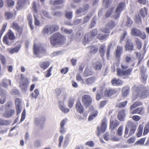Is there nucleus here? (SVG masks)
<instances>
[{
  "label": "nucleus",
  "mask_w": 149,
  "mask_h": 149,
  "mask_svg": "<svg viewBox=\"0 0 149 149\" xmlns=\"http://www.w3.org/2000/svg\"><path fill=\"white\" fill-rule=\"evenodd\" d=\"M66 40L65 36L59 33H55L51 37L50 39V43L53 46L63 44Z\"/></svg>",
  "instance_id": "f257e3e1"
},
{
  "label": "nucleus",
  "mask_w": 149,
  "mask_h": 149,
  "mask_svg": "<svg viewBox=\"0 0 149 149\" xmlns=\"http://www.w3.org/2000/svg\"><path fill=\"white\" fill-rule=\"evenodd\" d=\"M97 30L95 29L93 30L89 33L86 34L84 36V41L83 42L84 45H86L87 43L92 40L93 39L97 36Z\"/></svg>",
  "instance_id": "f03ea898"
},
{
  "label": "nucleus",
  "mask_w": 149,
  "mask_h": 149,
  "mask_svg": "<svg viewBox=\"0 0 149 149\" xmlns=\"http://www.w3.org/2000/svg\"><path fill=\"white\" fill-rule=\"evenodd\" d=\"M15 38V37L13 32L11 29H9L6 35L3 37V42L6 45H10L9 40H13Z\"/></svg>",
  "instance_id": "7ed1b4c3"
},
{
  "label": "nucleus",
  "mask_w": 149,
  "mask_h": 149,
  "mask_svg": "<svg viewBox=\"0 0 149 149\" xmlns=\"http://www.w3.org/2000/svg\"><path fill=\"white\" fill-rule=\"evenodd\" d=\"M107 126V120L106 117H104L102 120L100 127L98 126L97 129L98 132L97 133V135L99 136L101 133H104Z\"/></svg>",
  "instance_id": "20e7f679"
},
{
  "label": "nucleus",
  "mask_w": 149,
  "mask_h": 149,
  "mask_svg": "<svg viewBox=\"0 0 149 149\" xmlns=\"http://www.w3.org/2000/svg\"><path fill=\"white\" fill-rule=\"evenodd\" d=\"M10 27L17 31L16 36L19 38L22 33L23 28L20 26L19 24L15 21L12 23Z\"/></svg>",
  "instance_id": "39448f33"
},
{
  "label": "nucleus",
  "mask_w": 149,
  "mask_h": 149,
  "mask_svg": "<svg viewBox=\"0 0 149 149\" xmlns=\"http://www.w3.org/2000/svg\"><path fill=\"white\" fill-rule=\"evenodd\" d=\"M130 130L128 134V128L127 127H125L124 137L127 138L132 135L135 132L136 128V126L135 123H131L130 125Z\"/></svg>",
  "instance_id": "423d86ee"
},
{
  "label": "nucleus",
  "mask_w": 149,
  "mask_h": 149,
  "mask_svg": "<svg viewBox=\"0 0 149 149\" xmlns=\"http://www.w3.org/2000/svg\"><path fill=\"white\" fill-rule=\"evenodd\" d=\"M92 99L90 95H84L81 98V102L83 105L86 107L90 105L92 102Z\"/></svg>",
  "instance_id": "0eeeda50"
},
{
  "label": "nucleus",
  "mask_w": 149,
  "mask_h": 149,
  "mask_svg": "<svg viewBox=\"0 0 149 149\" xmlns=\"http://www.w3.org/2000/svg\"><path fill=\"white\" fill-rule=\"evenodd\" d=\"M15 45L16 46L14 48H8L7 49V51L11 54L18 53L21 47V43L20 42H17Z\"/></svg>",
  "instance_id": "6e6552de"
},
{
  "label": "nucleus",
  "mask_w": 149,
  "mask_h": 149,
  "mask_svg": "<svg viewBox=\"0 0 149 149\" xmlns=\"http://www.w3.org/2000/svg\"><path fill=\"white\" fill-rule=\"evenodd\" d=\"M20 80L21 81L19 83V87L22 89H26L29 85V80L27 78L24 79L23 74L21 75Z\"/></svg>",
  "instance_id": "1a4fd4ad"
},
{
  "label": "nucleus",
  "mask_w": 149,
  "mask_h": 149,
  "mask_svg": "<svg viewBox=\"0 0 149 149\" xmlns=\"http://www.w3.org/2000/svg\"><path fill=\"white\" fill-rule=\"evenodd\" d=\"M45 52V49L43 48L37 46L36 43H34L33 45V52L34 54L37 57H39L41 53Z\"/></svg>",
  "instance_id": "9d476101"
},
{
  "label": "nucleus",
  "mask_w": 149,
  "mask_h": 149,
  "mask_svg": "<svg viewBox=\"0 0 149 149\" xmlns=\"http://www.w3.org/2000/svg\"><path fill=\"white\" fill-rule=\"evenodd\" d=\"M117 92V90L115 89L110 88H107L104 91V95L105 97H109L116 93Z\"/></svg>",
  "instance_id": "9b49d317"
},
{
  "label": "nucleus",
  "mask_w": 149,
  "mask_h": 149,
  "mask_svg": "<svg viewBox=\"0 0 149 149\" xmlns=\"http://www.w3.org/2000/svg\"><path fill=\"white\" fill-rule=\"evenodd\" d=\"M125 47L126 51L131 52L134 50V46L131 39H127Z\"/></svg>",
  "instance_id": "f8f14e48"
},
{
  "label": "nucleus",
  "mask_w": 149,
  "mask_h": 149,
  "mask_svg": "<svg viewBox=\"0 0 149 149\" xmlns=\"http://www.w3.org/2000/svg\"><path fill=\"white\" fill-rule=\"evenodd\" d=\"M76 111L80 114L84 113V109L80 100L77 101L75 104Z\"/></svg>",
  "instance_id": "ddd939ff"
},
{
  "label": "nucleus",
  "mask_w": 149,
  "mask_h": 149,
  "mask_svg": "<svg viewBox=\"0 0 149 149\" xmlns=\"http://www.w3.org/2000/svg\"><path fill=\"white\" fill-rule=\"evenodd\" d=\"M133 68H129L125 70H122V78L124 79L129 78V76L131 74Z\"/></svg>",
  "instance_id": "4468645a"
},
{
  "label": "nucleus",
  "mask_w": 149,
  "mask_h": 149,
  "mask_svg": "<svg viewBox=\"0 0 149 149\" xmlns=\"http://www.w3.org/2000/svg\"><path fill=\"white\" fill-rule=\"evenodd\" d=\"M6 93L5 91L1 90L0 91V103L1 104H3L6 102Z\"/></svg>",
  "instance_id": "2eb2a0df"
},
{
  "label": "nucleus",
  "mask_w": 149,
  "mask_h": 149,
  "mask_svg": "<svg viewBox=\"0 0 149 149\" xmlns=\"http://www.w3.org/2000/svg\"><path fill=\"white\" fill-rule=\"evenodd\" d=\"M119 125V123L117 120H110L109 127L112 130H114Z\"/></svg>",
  "instance_id": "dca6fc26"
},
{
  "label": "nucleus",
  "mask_w": 149,
  "mask_h": 149,
  "mask_svg": "<svg viewBox=\"0 0 149 149\" xmlns=\"http://www.w3.org/2000/svg\"><path fill=\"white\" fill-rule=\"evenodd\" d=\"M50 63L49 61H44L41 62L39 65L40 67L43 70H46L49 66Z\"/></svg>",
  "instance_id": "f3484780"
},
{
  "label": "nucleus",
  "mask_w": 149,
  "mask_h": 149,
  "mask_svg": "<svg viewBox=\"0 0 149 149\" xmlns=\"http://www.w3.org/2000/svg\"><path fill=\"white\" fill-rule=\"evenodd\" d=\"M15 113V110L11 109L9 111H6L3 114V116L6 118H9L12 116Z\"/></svg>",
  "instance_id": "a211bd4d"
},
{
  "label": "nucleus",
  "mask_w": 149,
  "mask_h": 149,
  "mask_svg": "<svg viewBox=\"0 0 149 149\" xmlns=\"http://www.w3.org/2000/svg\"><path fill=\"white\" fill-rule=\"evenodd\" d=\"M140 92L141 93H139V94L141 99L145 98L149 95V92L146 90H143Z\"/></svg>",
  "instance_id": "6ab92c4d"
},
{
  "label": "nucleus",
  "mask_w": 149,
  "mask_h": 149,
  "mask_svg": "<svg viewBox=\"0 0 149 149\" xmlns=\"http://www.w3.org/2000/svg\"><path fill=\"white\" fill-rule=\"evenodd\" d=\"M130 92V87L127 85L125 87L123 88L122 90L123 96L124 97H126L129 94Z\"/></svg>",
  "instance_id": "aec40b11"
},
{
  "label": "nucleus",
  "mask_w": 149,
  "mask_h": 149,
  "mask_svg": "<svg viewBox=\"0 0 149 149\" xmlns=\"http://www.w3.org/2000/svg\"><path fill=\"white\" fill-rule=\"evenodd\" d=\"M121 10V3H120L118 6L117 7L115 13L116 14L114 16V17L115 19H116L118 17H119L120 13V11Z\"/></svg>",
  "instance_id": "412c9836"
},
{
  "label": "nucleus",
  "mask_w": 149,
  "mask_h": 149,
  "mask_svg": "<svg viewBox=\"0 0 149 149\" xmlns=\"http://www.w3.org/2000/svg\"><path fill=\"white\" fill-rule=\"evenodd\" d=\"M96 79L95 77L93 76L86 79L85 80V84H91L94 83Z\"/></svg>",
  "instance_id": "4be33fe9"
},
{
  "label": "nucleus",
  "mask_w": 149,
  "mask_h": 149,
  "mask_svg": "<svg viewBox=\"0 0 149 149\" xmlns=\"http://www.w3.org/2000/svg\"><path fill=\"white\" fill-rule=\"evenodd\" d=\"M90 49L89 53L91 54H95L98 50V47L95 45H91L88 47Z\"/></svg>",
  "instance_id": "5701e85b"
},
{
  "label": "nucleus",
  "mask_w": 149,
  "mask_h": 149,
  "mask_svg": "<svg viewBox=\"0 0 149 149\" xmlns=\"http://www.w3.org/2000/svg\"><path fill=\"white\" fill-rule=\"evenodd\" d=\"M141 31L136 28H133L131 30V33L132 36H138L140 32Z\"/></svg>",
  "instance_id": "b1692460"
},
{
  "label": "nucleus",
  "mask_w": 149,
  "mask_h": 149,
  "mask_svg": "<svg viewBox=\"0 0 149 149\" xmlns=\"http://www.w3.org/2000/svg\"><path fill=\"white\" fill-rule=\"evenodd\" d=\"M102 67V63L99 61H96L94 64L93 68L95 70H101Z\"/></svg>",
  "instance_id": "393cba45"
},
{
  "label": "nucleus",
  "mask_w": 149,
  "mask_h": 149,
  "mask_svg": "<svg viewBox=\"0 0 149 149\" xmlns=\"http://www.w3.org/2000/svg\"><path fill=\"white\" fill-rule=\"evenodd\" d=\"M121 81L120 79L113 78L111 79V83L113 86H116L120 84Z\"/></svg>",
  "instance_id": "a878e982"
},
{
  "label": "nucleus",
  "mask_w": 149,
  "mask_h": 149,
  "mask_svg": "<svg viewBox=\"0 0 149 149\" xmlns=\"http://www.w3.org/2000/svg\"><path fill=\"white\" fill-rule=\"evenodd\" d=\"M4 16L6 19H10L13 18V13L11 12L5 11L4 13Z\"/></svg>",
  "instance_id": "bb28decb"
},
{
  "label": "nucleus",
  "mask_w": 149,
  "mask_h": 149,
  "mask_svg": "<svg viewBox=\"0 0 149 149\" xmlns=\"http://www.w3.org/2000/svg\"><path fill=\"white\" fill-rule=\"evenodd\" d=\"M147 10L146 7H144L143 8H142L140 9L139 13L138 14L140 15H141L142 17L143 18L147 15Z\"/></svg>",
  "instance_id": "cd10ccee"
},
{
  "label": "nucleus",
  "mask_w": 149,
  "mask_h": 149,
  "mask_svg": "<svg viewBox=\"0 0 149 149\" xmlns=\"http://www.w3.org/2000/svg\"><path fill=\"white\" fill-rule=\"evenodd\" d=\"M89 6L88 5L86 4L84 8H80L76 11L77 14H79L82 13L84 12L85 10H87Z\"/></svg>",
  "instance_id": "c85d7f7f"
},
{
  "label": "nucleus",
  "mask_w": 149,
  "mask_h": 149,
  "mask_svg": "<svg viewBox=\"0 0 149 149\" xmlns=\"http://www.w3.org/2000/svg\"><path fill=\"white\" fill-rule=\"evenodd\" d=\"M66 120L65 119L63 120L61 122L60 124V132L61 133H64L65 132V130L64 126L65 124Z\"/></svg>",
  "instance_id": "c756f323"
},
{
  "label": "nucleus",
  "mask_w": 149,
  "mask_h": 149,
  "mask_svg": "<svg viewBox=\"0 0 149 149\" xmlns=\"http://www.w3.org/2000/svg\"><path fill=\"white\" fill-rule=\"evenodd\" d=\"M113 45L115 46V42H113V41H112L110 42L108 46L107 49V58L109 57L110 52L111 48L112 46Z\"/></svg>",
  "instance_id": "7c9ffc66"
},
{
  "label": "nucleus",
  "mask_w": 149,
  "mask_h": 149,
  "mask_svg": "<svg viewBox=\"0 0 149 149\" xmlns=\"http://www.w3.org/2000/svg\"><path fill=\"white\" fill-rule=\"evenodd\" d=\"M50 27L51 29V34L57 31L59 29L58 26L56 24L50 25Z\"/></svg>",
  "instance_id": "2f4dec72"
},
{
  "label": "nucleus",
  "mask_w": 149,
  "mask_h": 149,
  "mask_svg": "<svg viewBox=\"0 0 149 149\" xmlns=\"http://www.w3.org/2000/svg\"><path fill=\"white\" fill-rule=\"evenodd\" d=\"M97 114L98 111H94L90 115L88 119V120L91 121L97 115Z\"/></svg>",
  "instance_id": "473e14b6"
},
{
  "label": "nucleus",
  "mask_w": 149,
  "mask_h": 149,
  "mask_svg": "<svg viewBox=\"0 0 149 149\" xmlns=\"http://www.w3.org/2000/svg\"><path fill=\"white\" fill-rule=\"evenodd\" d=\"M43 33L48 34L49 33L51 34V29L49 25H47L45 26L43 28L42 31Z\"/></svg>",
  "instance_id": "72a5a7b5"
},
{
  "label": "nucleus",
  "mask_w": 149,
  "mask_h": 149,
  "mask_svg": "<svg viewBox=\"0 0 149 149\" xmlns=\"http://www.w3.org/2000/svg\"><path fill=\"white\" fill-rule=\"evenodd\" d=\"M93 72L88 68H86L84 74L85 77H88L93 74Z\"/></svg>",
  "instance_id": "f704fd0d"
},
{
  "label": "nucleus",
  "mask_w": 149,
  "mask_h": 149,
  "mask_svg": "<svg viewBox=\"0 0 149 149\" xmlns=\"http://www.w3.org/2000/svg\"><path fill=\"white\" fill-rule=\"evenodd\" d=\"M105 47V45L103 44L101 45L100 47L99 51L101 56H103L104 55L105 53L104 49Z\"/></svg>",
  "instance_id": "c9c22d12"
},
{
  "label": "nucleus",
  "mask_w": 149,
  "mask_h": 149,
  "mask_svg": "<svg viewBox=\"0 0 149 149\" xmlns=\"http://www.w3.org/2000/svg\"><path fill=\"white\" fill-rule=\"evenodd\" d=\"M39 94V92L38 90L36 89L34 90V92H32L30 96L33 98L36 99Z\"/></svg>",
  "instance_id": "e433bc0d"
},
{
  "label": "nucleus",
  "mask_w": 149,
  "mask_h": 149,
  "mask_svg": "<svg viewBox=\"0 0 149 149\" xmlns=\"http://www.w3.org/2000/svg\"><path fill=\"white\" fill-rule=\"evenodd\" d=\"M11 81L10 80L7 79H3L2 81V84L3 86L5 87H6L8 85H10L11 84Z\"/></svg>",
  "instance_id": "4c0bfd02"
},
{
  "label": "nucleus",
  "mask_w": 149,
  "mask_h": 149,
  "mask_svg": "<svg viewBox=\"0 0 149 149\" xmlns=\"http://www.w3.org/2000/svg\"><path fill=\"white\" fill-rule=\"evenodd\" d=\"M10 124L8 120H5L0 118V126L8 125Z\"/></svg>",
  "instance_id": "58836bf2"
},
{
  "label": "nucleus",
  "mask_w": 149,
  "mask_h": 149,
  "mask_svg": "<svg viewBox=\"0 0 149 149\" xmlns=\"http://www.w3.org/2000/svg\"><path fill=\"white\" fill-rule=\"evenodd\" d=\"M135 42L136 43L137 48L139 49H141L142 47V43L140 41L139 38H136L135 40Z\"/></svg>",
  "instance_id": "ea45409f"
},
{
  "label": "nucleus",
  "mask_w": 149,
  "mask_h": 149,
  "mask_svg": "<svg viewBox=\"0 0 149 149\" xmlns=\"http://www.w3.org/2000/svg\"><path fill=\"white\" fill-rule=\"evenodd\" d=\"M74 99L73 98H70L68 101V106L69 108H72L73 106Z\"/></svg>",
  "instance_id": "a19ab883"
},
{
  "label": "nucleus",
  "mask_w": 149,
  "mask_h": 149,
  "mask_svg": "<svg viewBox=\"0 0 149 149\" xmlns=\"http://www.w3.org/2000/svg\"><path fill=\"white\" fill-rule=\"evenodd\" d=\"M65 17L68 19H71L72 17V11H66L65 14Z\"/></svg>",
  "instance_id": "79ce46f5"
},
{
  "label": "nucleus",
  "mask_w": 149,
  "mask_h": 149,
  "mask_svg": "<svg viewBox=\"0 0 149 149\" xmlns=\"http://www.w3.org/2000/svg\"><path fill=\"white\" fill-rule=\"evenodd\" d=\"M6 2L9 7L13 6L15 4V2L13 0H6Z\"/></svg>",
  "instance_id": "37998d69"
},
{
  "label": "nucleus",
  "mask_w": 149,
  "mask_h": 149,
  "mask_svg": "<svg viewBox=\"0 0 149 149\" xmlns=\"http://www.w3.org/2000/svg\"><path fill=\"white\" fill-rule=\"evenodd\" d=\"M121 52V48L120 47L118 46L116 50V56L117 58H119L120 57Z\"/></svg>",
  "instance_id": "c03bdc74"
},
{
  "label": "nucleus",
  "mask_w": 149,
  "mask_h": 149,
  "mask_svg": "<svg viewBox=\"0 0 149 149\" xmlns=\"http://www.w3.org/2000/svg\"><path fill=\"white\" fill-rule=\"evenodd\" d=\"M108 35H102V34H99L97 36V38L99 40H103L107 38Z\"/></svg>",
  "instance_id": "a18cd8bd"
},
{
  "label": "nucleus",
  "mask_w": 149,
  "mask_h": 149,
  "mask_svg": "<svg viewBox=\"0 0 149 149\" xmlns=\"http://www.w3.org/2000/svg\"><path fill=\"white\" fill-rule=\"evenodd\" d=\"M133 23V22L130 17L127 16V21L126 23V26L128 27H130Z\"/></svg>",
  "instance_id": "49530a36"
},
{
  "label": "nucleus",
  "mask_w": 149,
  "mask_h": 149,
  "mask_svg": "<svg viewBox=\"0 0 149 149\" xmlns=\"http://www.w3.org/2000/svg\"><path fill=\"white\" fill-rule=\"evenodd\" d=\"M52 68V67H51L46 71V73L45 74V77H48L51 76V72Z\"/></svg>",
  "instance_id": "de8ad7c7"
},
{
  "label": "nucleus",
  "mask_w": 149,
  "mask_h": 149,
  "mask_svg": "<svg viewBox=\"0 0 149 149\" xmlns=\"http://www.w3.org/2000/svg\"><path fill=\"white\" fill-rule=\"evenodd\" d=\"M142 104V103L140 102H136L133 104L130 107L131 109H134L136 107L140 106Z\"/></svg>",
  "instance_id": "09e8293b"
},
{
  "label": "nucleus",
  "mask_w": 149,
  "mask_h": 149,
  "mask_svg": "<svg viewBox=\"0 0 149 149\" xmlns=\"http://www.w3.org/2000/svg\"><path fill=\"white\" fill-rule=\"evenodd\" d=\"M42 14L44 17L47 18H50L51 17L49 13L46 10H43L42 11Z\"/></svg>",
  "instance_id": "8fccbe9b"
},
{
  "label": "nucleus",
  "mask_w": 149,
  "mask_h": 149,
  "mask_svg": "<svg viewBox=\"0 0 149 149\" xmlns=\"http://www.w3.org/2000/svg\"><path fill=\"white\" fill-rule=\"evenodd\" d=\"M52 15L54 16L60 17L62 16V14L60 12L55 11L52 12Z\"/></svg>",
  "instance_id": "3c124183"
},
{
  "label": "nucleus",
  "mask_w": 149,
  "mask_h": 149,
  "mask_svg": "<svg viewBox=\"0 0 149 149\" xmlns=\"http://www.w3.org/2000/svg\"><path fill=\"white\" fill-rule=\"evenodd\" d=\"M135 21L136 23L140 24H141V19L139 14H138L136 16Z\"/></svg>",
  "instance_id": "603ef678"
},
{
  "label": "nucleus",
  "mask_w": 149,
  "mask_h": 149,
  "mask_svg": "<svg viewBox=\"0 0 149 149\" xmlns=\"http://www.w3.org/2000/svg\"><path fill=\"white\" fill-rule=\"evenodd\" d=\"M145 140V138L141 139L140 140L137 141L135 144L136 145H142L144 143Z\"/></svg>",
  "instance_id": "864d4df0"
},
{
  "label": "nucleus",
  "mask_w": 149,
  "mask_h": 149,
  "mask_svg": "<svg viewBox=\"0 0 149 149\" xmlns=\"http://www.w3.org/2000/svg\"><path fill=\"white\" fill-rule=\"evenodd\" d=\"M76 80L77 81H81L84 83V80L80 74H77L76 76Z\"/></svg>",
  "instance_id": "5fc2aeb1"
},
{
  "label": "nucleus",
  "mask_w": 149,
  "mask_h": 149,
  "mask_svg": "<svg viewBox=\"0 0 149 149\" xmlns=\"http://www.w3.org/2000/svg\"><path fill=\"white\" fill-rule=\"evenodd\" d=\"M141 78L143 81H146L147 78V76L145 74V71L141 70Z\"/></svg>",
  "instance_id": "6e6d98bb"
},
{
  "label": "nucleus",
  "mask_w": 149,
  "mask_h": 149,
  "mask_svg": "<svg viewBox=\"0 0 149 149\" xmlns=\"http://www.w3.org/2000/svg\"><path fill=\"white\" fill-rule=\"evenodd\" d=\"M61 30L62 31L63 30V31L65 33L68 34H71L73 31L72 29L68 30L66 29H64L63 27H62L61 28Z\"/></svg>",
  "instance_id": "4d7b16f0"
},
{
  "label": "nucleus",
  "mask_w": 149,
  "mask_h": 149,
  "mask_svg": "<svg viewBox=\"0 0 149 149\" xmlns=\"http://www.w3.org/2000/svg\"><path fill=\"white\" fill-rule=\"evenodd\" d=\"M60 109L64 113H67L69 112L70 109L68 108L64 107L63 106H61L60 107Z\"/></svg>",
  "instance_id": "13d9d810"
},
{
  "label": "nucleus",
  "mask_w": 149,
  "mask_h": 149,
  "mask_svg": "<svg viewBox=\"0 0 149 149\" xmlns=\"http://www.w3.org/2000/svg\"><path fill=\"white\" fill-rule=\"evenodd\" d=\"M149 132V125H147L144 127L143 132V135H145L147 134Z\"/></svg>",
  "instance_id": "bf43d9fd"
},
{
  "label": "nucleus",
  "mask_w": 149,
  "mask_h": 149,
  "mask_svg": "<svg viewBox=\"0 0 149 149\" xmlns=\"http://www.w3.org/2000/svg\"><path fill=\"white\" fill-rule=\"evenodd\" d=\"M0 59L2 64L3 65H5L6 63V61L5 57L1 55Z\"/></svg>",
  "instance_id": "052dcab7"
},
{
  "label": "nucleus",
  "mask_w": 149,
  "mask_h": 149,
  "mask_svg": "<svg viewBox=\"0 0 149 149\" xmlns=\"http://www.w3.org/2000/svg\"><path fill=\"white\" fill-rule=\"evenodd\" d=\"M34 17L35 20L34 24L36 26H38L40 24V22L39 20L37 19L36 15L34 14Z\"/></svg>",
  "instance_id": "680f3d73"
},
{
  "label": "nucleus",
  "mask_w": 149,
  "mask_h": 149,
  "mask_svg": "<svg viewBox=\"0 0 149 149\" xmlns=\"http://www.w3.org/2000/svg\"><path fill=\"white\" fill-rule=\"evenodd\" d=\"M146 36L145 33L143 31H141L139 35L138 36L139 37L142 39H144L146 38Z\"/></svg>",
  "instance_id": "e2e57ef3"
},
{
  "label": "nucleus",
  "mask_w": 149,
  "mask_h": 149,
  "mask_svg": "<svg viewBox=\"0 0 149 149\" xmlns=\"http://www.w3.org/2000/svg\"><path fill=\"white\" fill-rule=\"evenodd\" d=\"M69 68L68 67H66L62 68L61 70V72L64 74H66L68 71Z\"/></svg>",
  "instance_id": "0e129e2a"
},
{
  "label": "nucleus",
  "mask_w": 149,
  "mask_h": 149,
  "mask_svg": "<svg viewBox=\"0 0 149 149\" xmlns=\"http://www.w3.org/2000/svg\"><path fill=\"white\" fill-rule=\"evenodd\" d=\"M32 7L34 13H38V10L37 8L36 3L35 2H33Z\"/></svg>",
  "instance_id": "69168bd1"
},
{
  "label": "nucleus",
  "mask_w": 149,
  "mask_h": 149,
  "mask_svg": "<svg viewBox=\"0 0 149 149\" xmlns=\"http://www.w3.org/2000/svg\"><path fill=\"white\" fill-rule=\"evenodd\" d=\"M63 0H55L53 3L54 5H58L63 3Z\"/></svg>",
  "instance_id": "338daca9"
},
{
  "label": "nucleus",
  "mask_w": 149,
  "mask_h": 149,
  "mask_svg": "<svg viewBox=\"0 0 149 149\" xmlns=\"http://www.w3.org/2000/svg\"><path fill=\"white\" fill-rule=\"evenodd\" d=\"M26 116V111L25 110H24L22 114L21 118L20 120V122L23 121L24 119Z\"/></svg>",
  "instance_id": "774afa93"
}]
</instances>
